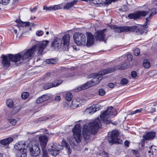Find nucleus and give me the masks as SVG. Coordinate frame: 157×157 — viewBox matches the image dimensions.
I'll use <instances>...</instances> for the list:
<instances>
[{"instance_id":"nucleus-1","label":"nucleus","mask_w":157,"mask_h":157,"mask_svg":"<svg viewBox=\"0 0 157 157\" xmlns=\"http://www.w3.org/2000/svg\"><path fill=\"white\" fill-rule=\"evenodd\" d=\"M156 13V10L155 9H152L149 10L147 11H140L128 14V17L130 19H133L134 20L139 18L141 17H144L147 14H150L148 17L146 18V21L144 25H138V26H133L136 27L134 31L136 30V32L138 34H141L144 33L147 28V25L149 24L148 23L150 22L149 19Z\"/></svg>"},{"instance_id":"nucleus-2","label":"nucleus","mask_w":157,"mask_h":157,"mask_svg":"<svg viewBox=\"0 0 157 157\" xmlns=\"http://www.w3.org/2000/svg\"><path fill=\"white\" fill-rule=\"evenodd\" d=\"M116 70L114 68L104 69L99 72L94 73L88 76V78H94L91 81L88 82L79 87H77L74 90V91L77 92L82 90L88 88L89 87L98 84L102 79L101 76L106 74L112 73Z\"/></svg>"},{"instance_id":"nucleus-3","label":"nucleus","mask_w":157,"mask_h":157,"mask_svg":"<svg viewBox=\"0 0 157 157\" xmlns=\"http://www.w3.org/2000/svg\"><path fill=\"white\" fill-rule=\"evenodd\" d=\"M101 126V121L99 118H97L94 121L90 122L88 125L83 126L82 134L85 141L89 140L90 135H95L98 129Z\"/></svg>"},{"instance_id":"nucleus-4","label":"nucleus","mask_w":157,"mask_h":157,"mask_svg":"<svg viewBox=\"0 0 157 157\" xmlns=\"http://www.w3.org/2000/svg\"><path fill=\"white\" fill-rule=\"evenodd\" d=\"M49 43V41L47 40L40 42L38 44H35L31 48L29 49L26 52L23 53H18L16 55L17 56H20V60L21 58L23 59H25L31 56L35 50H36L38 53L41 54L44 49L47 46Z\"/></svg>"},{"instance_id":"nucleus-5","label":"nucleus","mask_w":157,"mask_h":157,"mask_svg":"<svg viewBox=\"0 0 157 157\" xmlns=\"http://www.w3.org/2000/svg\"><path fill=\"white\" fill-rule=\"evenodd\" d=\"M17 55H12L9 54L6 55H2L1 57L2 59L1 63L3 67L7 69L10 65V61L15 62L20 60V56H17Z\"/></svg>"},{"instance_id":"nucleus-6","label":"nucleus","mask_w":157,"mask_h":157,"mask_svg":"<svg viewBox=\"0 0 157 157\" xmlns=\"http://www.w3.org/2000/svg\"><path fill=\"white\" fill-rule=\"evenodd\" d=\"M117 115L116 110L112 106L109 107L107 110L105 111L100 115L101 119L104 123L108 124L111 123V121L109 119L113 115Z\"/></svg>"},{"instance_id":"nucleus-7","label":"nucleus","mask_w":157,"mask_h":157,"mask_svg":"<svg viewBox=\"0 0 157 157\" xmlns=\"http://www.w3.org/2000/svg\"><path fill=\"white\" fill-rule=\"evenodd\" d=\"M25 144L22 142L17 143L14 146V148L17 150L16 157H27V150L24 148Z\"/></svg>"},{"instance_id":"nucleus-8","label":"nucleus","mask_w":157,"mask_h":157,"mask_svg":"<svg viewBox=\"0 0 157 157\" xmlns=\"http://www.w3.org/2000/svg\"><path fill=\"white\" fill-rule=\"evenodd\" d=\"M63 148L61 145L51 144L48 146V151L50 154L56 156L59 154L60 151Z\"/></svg>"},{"instance_id":"nucleus-9","label":"nucleus","mask_w":157,"mask_h":157,"mask_svg":"<svg viewBox=\"0 0 157 157\" xmlns=\"http://www.w3.org/2000/svg\"><path fill=\"white\" fill-rule=\"evenodd\" d=\"M73 38L76 44L78 45H85L86 42V37L82 33L77 32L74 34Z\"/></svg>"},{"instance_id":"nucleus-10","label":"nucleus","mask_w":157,"mask_h":157,"mask_svg":"<svg viewBox=\"0 0 157 157\" xmlns=\"http://www.w3.org/2000/svg\"><path fill=\"white\" fill-rule=\"evenodd\" d=\"M80 126V124H77L75 125L72 130L74 138L77 143L80 142L82 139Z\"/></svg>"},{"instance_id":"nucleus-11","label":"nucleus","mask_w":157,"mask_h":157,"mask_svg":"<svg viewBox=\"0 0 157 157\" xmlns=\"http://www.w3.org/2000/svg\"><path fill=\"white\" fill-rule=\"evenodd\" d=\"M136 28V26H124L123 27H117L116 26H115L113 28V29L115 32L118 33L124 32L125 33H131L134 32Z\"/></svg>"},{"instance_id":"nucleus-12","label":"nucleus","mask_w":157,"mask_h":157,"mask_svg":"<svg viewBox=\"0 0 157 157\" xmlns=\"http://www.w3.org/2000/svg\"><path fill=\"white\" fill-rule=\"evenodd\" d=\"M119 135L117 131L115 130L112 131L111 133L108 134V142L110 144L119 143V139L118 136Z\"/></svg>"},{"instance_id":"nucleus-13","label":"nucleus","mask_w":157,"mask_h":157,"mask_svg":"<svg viewBox=\"0 0 157 157\" xmlns=\"http://www.w3.org/2000/svg\"><path fill=\"white\" fill-rule=\"evenodd\" d=\"M62 45V40L59 37H55L52 41L51 47L55 50H58Z\"/></svg>"},{"instance_id":"nucleus-14","label":"nucleus","mask_w":157,"mask_h":157,"mask_svg":"<svg viewBox=\"0 0 157 157\" xmlns=\"http://www.w3.org/2000/svg\"><path fill=\"white\" fill-rule=\"evenodd\" d=\"M70 36L69 34H66L64 35L63 37L62 40L63 42V44L64 47L63 49L64 51H68L69 49V44L70 43Z\"/></svg>"},{"instance_id":"nucleus-15","label":"nucleus","mask_w":157,"mask_h":157,"mask_svg":"<svg viewBox=\"0 0 157 157\" xmlns=\"http://www.w3.org/2000/svg\"><path fill=\"white\" fill-rule=\"evenodd\" d=\"M48 140V137L45 135L41 136L39 137V140L41 149H45Z\"/></svg>"},{"instance_id":"nucleus-16","label":"nucleus","mask_w":157,"mask_h":157,"mask_svg":"<svg viewBox=\"0 0 157 157\" xmlns=\"http://www.w3.org/2000/svg\"><path fill=\"white\" fill-rule=\"evenodd\" d=\"M31 155L34 156H38L40 153V150L39 147L37 145H34L30 149Z\"/></svg>"},{"instance_id":"nucleus-17","label":"nucleus","mask_w":157,"mask_h":157,"mask_svg":"<svg viewBox=\"0 0 157 157\" xmlns=\"http://www.w3.org/2000/svg\"><path fill=\"white\" fill-rule=\"evenodd\" d=\"M86 34L87 36V40L86 44L87 46L90 47L94 43V36L93 35L90 33L87 32Z\"/></svg>"},{"instance_id":"nucleus-18","label":"nucleus","mask_w":157,"mask_h":157,"mask_svg":"<svg viewBox=\"0 0 157 157\" xmlns=\"http://www.w3.org/2000/svg\"><path fill=\"white\" fill-rule=\"evenodd\" d=\"M105 34L103 30L97 31L95 33V37L97 40L103 41L104 40Z\"/></svg>"},{"instance_id":"nucleus-19","label":"nucleus","mask_w":157,"mask_h":157,"mask_svg":"<svg viewBox=\"0 0 157 157\" xmlns=\"http://www.w3.org/2000/svg\"><path fill=\"white\" fill-rule=\"evenodd\" d=\"M100 109L99 106L98 105H94L89 108H87L86 111V112L89 114L93 113Z\"/></svg>"},{"instance_id":"nucleus-20","label":"nucleus","mask_w":157,"mask_h":157,"mask_svg":"<svg viewBox=\"0 0 157 157\" xmlns=\"http://www.w3.org/2000/svg\"><path fill=\"white\" fill-rule=\"evenodd\" d=\"M13 139L12 137H8L6 139L1 140H0V146L2 147H5L12 142Z\"/></svg>"},{"instance_id":"nucleus-21","label":"nucleus","mask_w":157,"mask_h":157,"mask_svg":"<svg viewBox=\"0 0 157 157\" xmlns=\"http://www.w3.org/2000/svg\"><path fill=\"white\" fill-rule=\"evenodd\" d=\"M50 98V97L47 94L43 95L36 99V102L37 104L41 103L44 101L48 100Z\"/></svg>"},{"instance_id":"nucleus-22","label":"nucleus","mask_w":157,"mask_h":157,"mask_svg":"<svg viewBox=\"0 0 157 157\" xmlns=\"http://www.w3.org/2000/svg\"><path fill=\"white\" fill-rule=\"evenodd\" d=\"M155 136V133L154 132H149L146 135L143 136L144 138L146 140L153 139Z\"/></svg>"},{"instance_id":"nucleus-23","label":"nucleus","mask_w":157,"mask_h":157,"mask_svg":"<svg viewBox=\"0 0 157 157\" xmlns=\"http://www.w3.org/2000/svg\"><path fill=\"white\" fill-rule=\"evenodd\" d=\"M15 21L18 24V27H27L29 26L30 25V22H23L20 19H16Z\"/></svg>"},{"instance_id":"nucleus-24","label":"nucleus","mask_w":157,"mask_h":157,"mask_svg":"<svg viewBox=\"0 0 157 157\" xmlns=\"http://www.w3.org/2000/svg\"><path fill=\"white\" fill-rule=\"evenodd\" d=\"M78 2V0H75L70 2H68L66 4V5L64 7L63 9L65 10H68L75 4Z\"/></svg>"},{"instance_id":"nucleus-25","label":"nucleus","mask_w":157,"mask_h":157,"mask_svg":"<svg viewBox=\"0 0 157 157\" xmlns=\"http://www.w3.org/2000/svg\"><path fill=\"white\" fill-rule=\"evenodd\" d=\"M79 99L78 98L74 99L72 101L71 105L74 108L79 107L80 103L79 102Z\"/></svg>"},{"instance_id":"nucleus-26","label":"nucleus","mask_w":157,"mask_h":157,"mask_svg":"<svg viewBox=\"0 0 157 157\" xmlns=\"http://www.w3.org/2000/svg\"><path fill=\"white\" fill-rule=\"evenodd\" d=\"M73 95L71 93L68 92L66 94L65 99L68 101H70L72 99Z\"/></svg>"},{"instance_id":"nucleus-27","label":"nucleus","mask_w":157,"mask_h":157,"mask_svg":"<svg viewBox=\"0 0 157 157\" xmlns=\"http://www.w3.org/2000/svg\"><path fill=\"white\" fill-rule=\"evenodd\" d=\"M7 105L10 108H12L14 106L13 101L10 99H8L6 101Z\"/></svg>"},{"instance_id":"nucleus-28","label":"nucleus","mask_w":157,"mask_h":157,"mask_svg":"<svg viewBox=\"0 0 157 157\" xmlns=\"http://www.w3.org/2000/svg\"><path fill=\"white\" fill-rule=\"evenodd\" d=\"M143 65L146 68H148L150 67V64L148 60H144L143 61Z\"/></svg>"},{"instance_id":"nucleus-29","label":"nucleus","mask_w":157,"mask_h":157,"mask_svg":"<svg viewBox=\"0 0 157 157\" xmlns=\"http://www.w3.org/2000/svg\"><path fill=\"white\" fill-rule=\"evenodd\" d=\"M8 120L9 122L13 125H15L18 122V120L17 119L12 118H8Z\"/></svg>"},{"instance_id":"nucleus-30","label":"nucleus","mask_w":157,"mask_h":157,"mask_svg":"<svg viewBox=\"0 0 157 157\" xmlns=\"http://www.w3.org/2000/svg\"><path fill=\"white\" fill-rule=\"evenodd\" d=\"M63 82L62 80H56L52 83V87H56L60 85Z\"/></svg>"},{"instance_id":"nucleus-31","label":"nucleus","mask_w":157,"mask_h":157,"mask_svg":"<svg viewBox=\"0 0 157 157\" xmlns=\"http://www.w3.org/2000/svg\"><path fill=\"white\" fill-rule=\"evenodd\" d=\"M52 87V85L51 83H48L45 84L43 86V88L44 90H47Z\"/></svg>"},{"instance_id":"nucleus-32","label":"nucleus","mask_w":157,"mask_h":157,"mask_svg":"<svg viewBox=\"0 0 157 157\" xmlns=\"http://www.w3.org/2000/svg\"><path fill=\"white\" fill-rule=\"evenodd\" d=\"M56 59H47L45 61L47 64H53L56 63Z\"/></svg>"},{"instance_id":"nucleus-33","label":"nucleus","mask_w":157,"mask_h":157,"mask_svg":"<svg viewBox=\"0 0 157 157\" xmlns=\"http://www.w3.org/2000/svg\"><path fill=\"white\" fill-rule=\"evenodd\" d=\"M52 10H55L62 9L63 8V7L62 6V4H59L57 5H55L52 6Z\"/></svg>"},{"instance_id":"nucleus-34","label":"nucleus","mask_w":157,"mask_h":157,"mask_svg":"<svg viewBox=\"0 0 157 157\" xmlns=\"http://www.w3.org/2000/svg\"><path fill=\"white\" fill-rule=\"evenodd\" d=\"M65 145L66 149L67 150L68 153L69 154L71 153V150L70 148V146L66 142H65Z\"/></svg>"},{"instance_id":"nucleus-35","label":"nucleus","mask_w":157,"mask_h":157,"mask_svg":"<svg viewBox=\"0 0 157 157\" xmlns=\"http://www.w3.org/2000/svg\"><path fill=\"white\" fill-rule=\"evenodd\" d=\"M99 155L104 157H109L108 153L104 151H100Z\"/></svg>"},{"instance_id":"nucleus-36","label":"nucleus","mask_w":157,"mask_h":157,"mask_svg":"<svg viewBox=\"0 0 157 157\" xmlns=\"http://www.w3.org/2000/svg\"><path fill=\"white\" fill-rule=\"evenodd\" d=\"M90 1L92 2L95 4H99L103 3V1L101 0H90Z\"/></svg>"},{"instance_id":"nucleus-37","label":"nucleus","mask_w":157,"mask_h":157,"mask_svg":"<svg viewBox=\"0 0 157 157\" xmlns=\"http://www.w3.org/2000/svg\"><path fill=\"white\" fill-rule=\"evenodd\" d=\"M128 83V80L125 78H124L121 80L120 82V83L123 85H125L127 84Z\"/></svg>"},{"instance_id":"nucleus-38","label":"nucleus","mask_w":157,"mask_h":157,"mask_svg":"<svg viewBox=\"0 0 157 157\" xmlns=\"http://www.w3.org/2000/svg\"><path fill=\"white\" fill-rule=\"evenodd\" d=\"M105 93V90L102 89H100L99 90L98 94L99 95L101 96L104 95Z\"/></svg>"},{"instance_id":"nucleus-39","label":"nucleus","mask_w":157,"mask_h":157,"mask_svg":"<svg viewBox=\"0 0 157 157\" xmlns=\"http://www.w3.org/2000/svg\"><path fill=\"white\" fill-rule=\"evenodd\" d=\"M140 50L138 48H136L134 51V54L136 56H138L140 53Z\"/></svg>"},{"instance_id":"nucleus-40","label":"nucleus","mask_w":157,"mask_h":157,"mask_svg":"<svg viewBox=\"0 0 157 157\" xmlns=\"http://www.w3.org/2000/svg\"><path fill=\"white\" fill-rule=\"evenodd\" d=\"M29 95V94L27 92H23L21 94V97L23 99H26Z\"/></svg>"},{"instance_id":"nucleus-41","label":"nucleus","mask_w":157,"mask_h":157,"mask_svg":"<svg viewBox=\"0 0 157 157\" xmlns=\"http://www.w3.org/2000/svg\"><path fill=\"white\" fill-rule=\"evenodd\" d=\"M128 8L125 6H123L121 7V8L119 9V10L121 11H126L128 10Z\"/></svg>"},{"instance_id":"nucleus-42","label":"nucleus","mask_w":157,"mask_h":157,"mask_svg":"<svg viewBox=\"0 0 157 157\" xmlns=\"http://www.w3.org/2000/svg\"><path fill=\"white\" fill-rule=\"evenodd\" d=\"M52 6H50L49 7H48L46 6H44L43 7V9L44 10H45L46 11H51L52 10Z\"/></svg>"},{"instance_id":"nucleus-43","label":"nucleus","mask_w":157,"mask_h":157,"mask_svg":"<svg viewBox=\"0 0 157 157\" xmlns=\"http://www.w3.org/2000/svg\"><path fill=\"white\" fill-rule=\"evenodd\" d=\"M42 151L43 153L42 157H48L47 150L45 149H42Z\"/></svg>"},{"instance_id":"nucleus-44","label":"nucleus","mask_w":157,"mask_h":157,"mask_svg":"<svg viewBox=\"0 0 157 157\" xmlns=\"http://www.w3.org/2000/svg\"><path fill=\"white\" fill-rule=\"evenodd\" d=\"M142 109H137V110H135L133 112H132L130 113V115H132L134 114H135L136 113H140L142 111Z\"/></svg>"},{"instance_id":"nucleus-45","label":"nucleus","mask_w":157,"mask_h":157,"mask_svg":"<svg viewBox=\"0 0 157 157\" xmlns=\"http://www.w3.org/2000/svg\"><path fill=\"white\" fill-rule=\"evenodd\" d=\"M128 67V65L126 63H124L121 67L119 68V70H123L127 68Z\"/></svg>"},{"instance_id":"nucleus-46","label":"nucleus","mask_w":157,"mask_h":157,"mask_svg":"<svg viewBox=\"0 0 157 157\" xmlns=\"http://www.w3.org/2000/svg\"><path fill=\"white\" fill-rule=\"evenodd\" d=\"M10 0H0V3L6 5L9 3Z\"/></svg>"},{"instance_id":"nucleus-47","label":"nucleus","mask_w":157,"mask_h":157,"mask_svg":"<svg viewBox=\"0 0 157 157\" xmlns=\"http://www.w3.org/2000/svg\"><path fill=\"white\" fill-rule=\"evenodd\" d=\"M43 32L41 30L38 31L36 33V35L38 36H40L42 35L43 34Z\"/></svg>"},{"instance_id":"nucleus-48","label":"nucleus","mask_w":157,"mask_h":157,"mask_svg":"<svg viewBox=\"0 0 157 157\" xmlns=\"http://www.w3.org/2000/svg\"><path fill=\"white\" fill-rule=\"evenodd\" d=\"M127 59L129 61H131L132 59V54H128L127 55Z\"/></svg>"},{"instance_id":"nucleus-49","label":"nucleus","mask_w":157,"mask_h":157,"mask_svg":"<svg viewBox=\"0 0 157 157\" xmlns=\"http://www.w3.org/2000/svg\"><path fill=\"white\" fill-rule=\"evenodd\" d=\"M131 75L133 78H135L137 76V73L135 71H133L132 72Z\"/></svg>"},{"instance_id":"nucleus-50","label":"nucleus","mask_w":157,"mask_h":157,"mask_svg":"<svg viewBox=\"0 0 157 157\" xmlns=\"http://www.w3.org/2000/svg\"><path fill=\"white\" fill-rule=\"evenodd\" d=\"M129 142L127 141V140H126L124 142V145L126 146L127 147H128L129 146Z\"/></svg>"},{"instance_id":"nucleus-51","label":"nucleus","mask_w":157,"mask_h":157,"mask_svg":"<svg viewBox=\"0 0 157 157\" xmlns=\"http://www.w3.org/2000/svg\"><path fill=\"white\" fill-rule=\"evenodd\" d=\"M37 9V7L36 6L34 7L33 8L30 9V10L31 12H35L36 11Z\"/></svg>"},{"instance_id":"nucleus-52","label":"nucleus","mask_w":157,"mask_h":157,"mask_svg":"<svg viewBox=\"0 0 157 157\" xmlns=\"http://www.w3.org/2000/svg\"><path fill=\"white\" fill-rule=\"evenodd\" d=\"M108 86L110 88H113L114 86V84L112 83H110L109 84Z\"/></svg>"},{"instance_id":"nucleus-53","label":"nucleus","mask_w":157,"mask_h":157,"mask_svg":"<svg viewBox=\"0 0 157 157\" xmlns=\"http://www.w3.org/2000/svg\"><path fill=\"white\" fill-rule=\"evenodd\" d=\"M61 99L60 97L59 96H58L56 97L55 98V100L57 101H59Z\"/></svg>"},{"instance_id":"nucleus-54","label":"nucleus","mask_w":157,"mask_h":157,"mask_svg":"<svg viewBox=\"0 0 157 157\" xmlns=\"http://www.w3.org/2000/svg\"><path fill=\"white\" fill-rule=\"evenodd\" d=\"M13 32V33H14L15 34H17V29H15L14 28Z\"/></svg>"},{"instance_id":"nucleus-55","label":"nucleus","mask_w":157,"mask_h":157,"mask_svg":"<svg viewBox=\"0 0 157 157\" xmlns=\"http://www.w3.org/2000/svg\"><path fill=\"white\" fill-rule=\"evenodd\" d=\"M50 74H50V73H48L47 74L46 76V77L47 78V77H49L50 76Z\"/></svg>"},{"instance_id":"nucleus-56","label":"nucleus","mask_w":157,"mask_h":157,"mask_svg":"<svg viewBox=\"0 0 157 157\" xmlns=\"http://www.w3.org/2000/svg\"><path fill=\"white\" fill-rule=\"evenodd\" d=\"M156 1H157V0H155V1H154V2H155ZM154 5H155V6H157V3H154Z\"/></svg>"},{"instance_id":"nucleus-57","label":"nucleus","mask_w":157,"mask_h":157,"mask_svg":"<svg viewBox=\"0 0 157 157\" xmlns=\"http://www.w3.org/2000/svg\"><path fill=\"white\" fill-rule=\"evenodd\" d=\"M0 157H3V154L0 153Z\"/></svg>"},{"instance_id":"nucleus-58","label":"nucleus","mask_w":157,"mask_h":157,"mask_svg":"<svg viewBox=\"0 0 157 157\" xmlns=\"http://www.w3.org/2000/svg\"><path fill=\"white\" fill-rule=\"evenodd\" d=\"M81 1H85V2H88V1H90V0H81Z\"/></svg>"},{"instance_id":"nucleus-59","label":"nucleus","mask_w":157,"mask_h":157,"mask_svg":"<svg viewBox=\"0 0 157 157\" xmlns=\"http://www.w3.org/2000/svg\"><path fill=\"white\" fill-rule=\"evenodd\" d=\"M101 1H103V3H104V2H105L107 1V0H101Z\"/></svg>"},{"instance_id":"nucleus-60","label":"nucleus","mask_w":157,"mask_h":157,"mask_svg":"<svg viewBox=\"0 0 157 157\" xmlns=\"http://www.w3.org/2000/svg\"><path fill=\"white\" fill-rule=\"evenodd\" d=\"M46 33L47 35H48L49 34V32L48 31H47Z\"/></svg>"},{"instance_id":"nucleus-61","label":"nucleus","mask_w":157,"mask_h":157,"mask_svg":"<svg viewBox=\"0 0 157 157\" xmlns=\"http://www.w3.org/2000/svg\"><path fill=\"white\" fill-rule=\"evenodd\" d=\"M153 112H155V109H152Z\"/></svg>"},{"instance_id":"nucleus-62","label":"nucleus","mask_w":157,"mask_h":157,"mask_svg":"<svg viewBox=\"0 0 157 157\" xmlns=\"http://www.w3.org/2000/svg\"><path fill=\"white\" fill-rule=\"evenodd\" d=\"M87 149H88L87 148H85V150H87Z\"/></svg>"},{"instance_id":"nucleus-63","label":"nucleus","mask_w":157,"mask_h":157,"mask_svg":"<svg viewBox=\"0 0 157 157\" xmlns=\"http://www.w3.org/2000/svg\"><path fill=\"white\" fill-rule=\"evenodd\" d=\"M148 152L150 153H151V151L150 150L149 151H148Z\"/></svg>"},{"instance_id":"nucleus-64","label":"nucleus","mask_w":157,"mask_h":157,"mask_svg":"<svg viewBox=\"0 0 157 157\" xmlns=\"http://www.w3.org/2000/svg\"><path fill=\"white\" fill-rule=\"evenodd\" d=\"M157 119V117H156L155 118V121H156V119Z\"/></svg>"}]
</instances>
